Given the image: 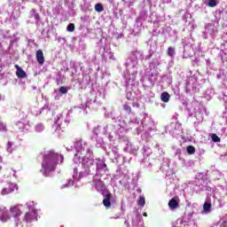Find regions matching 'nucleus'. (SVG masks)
<instances>
[{
	"instance_id": "1",
	"label": "nucleus",
	"mask_w": 227,
	"mask_h": 227,
	"mask_svg": "<svg viewBox=\"0 0 227 227\" xmlns=\"http://www.w3.org/2000/svg\"><path fill=\"white\" fill-rule=\"evenodd\" d=\"M63 160H65L63 154L58 153L53 150L48 151L43 155L41 171H43L44 176H49L50 173L56 171V168H58L59 161L60 164H63Z\"/></svg>"
},
{
	"instance_id": "2",
	"label": "nucleus",
	"mask_w": 227,
	"mask_h": 227,
	"mask_svg": "<svg viewBox=\"0 0 227 227\" xmlns=\"http://www.w3.org/2000/svg\"><path fill=\"white\" fill-rule=\"evenodd\" d=\"M37 211L35 208H30L27 212L25 213L23 217L24 223H33L36 219Z\"/></svg>"
},
{
	"instance_id": "3",
	"label": "nucleus",
	"mask_w": 227,
	"mask_h": 227,
	"mask_svg": "<svg viewBox=\"0 0 227 227\" xmlns=\"http://www.w3.org/2000/svg\"><path fill=\"white\" fill-rule=\"evenodd\" d=\"M10 212L12 215V217H14V219H19V217H20L22 211L20 210V207H19V206H14L10 208Z\"/></svg>"
},
{
	"instance_id": "4",
	"label": "nucleus",
	"mask_w": 227,
	"mask_h": 227,
	"mask_svg": "<svg viewBox=\"0 0 227 227\" xmlns=\"http://www.w3.org/2000/svg\"><path fill=\"white\" fill-rule=\"evenodd\" d=\"M16 185L13 184H9L7 187L4 188L1 192L2 196H6V194H12L15 191Z\"/></svg>"
},
{
	"instance_id": "5",
	"label": "nucleus",
	"mask_w": 227,
	"mask_h": 227,
	"mask_svg": "<svg viewBox=\"0 0 227 227\" xmlns=\"http://www.w3.org/2000/svg\"><path fill=\"white\" fill-rule=\"evenodd\" d=\"M35 58L39 65H43V63H45V57L43 56V51L42 50H37Z\"/></svg>"
},
{
	"instance_id": "6",
	"label": "nucleus",
	"mask_w": 227,
	"mask_h": 227,
	"mask_svg": "<svg viewBox=\"0 0 227 227\" xmlns=\"http://www.w3.org/2000/svg\"><path fill=\"white\" fill-rule=\"evenodd\" d=\"M15 68L17 70L16 75L17 77H19V79H24L27 77V74H26V72L22 70L21 67H19V65H15Z\"/></svg>"
},
{
	"instance_id": "7",
	"label": "nucleus",
	"mask_w": 227,
	"mask_h": 227,
	"mask_svg": "<svg viewBox=\"0 0 227 227\" xmlns=\"http://www.w3.org/2000/svg\"><path fill=\"white\" fill-rule=\"evenodd\" d=\"M113 198V194L110 192L105 195V199L103 200V205L104 207H106V208L111 207V199Z\"/></svg>"
},
{
	"instance_id": "8",
	"label": "nucleus",
	"mask_w": 227,
	"mask_h": 227,
	"mask_svg": "<svg viewBox=\"0 0 227 227\" xmlns=\"http://www.w3.org/2000/svg\"><path fill=\"white\" fill-rule=\"evenodd\" d=\"M168 207L171 210H175V208H178V201L175 199H171L168 201Z\"/></svg>"
},
{
	"instance_id": "9",
	"label": "nucleus",
	"mask_w": 227,
	"mask_h": 227,
	"mask_svg": "<svg viewBox=\"0 0 227 227\" xmlns=\"http://www.w3.org/2000/svg\"><path fill=\"white\" fill-rule=\"evenodd\" d=\"M171 96H169V93L168 92H162L160 95V98L162 102L168 103L169 102V98Z\"/></svg>"
},
{
	"instance_id": "10",
	"label": "nucleus",
	"mask_w": 227,
	"mask_h": 227,
	"mask_svg": "<svg viewBox=\"0 0 227 227\" xmlns=\"http://www.w3.org/2000/svg\"><path fill=\"white\" fill-rule=\"evenodd\" d=\"M186 150L188 155H194V153H196V148L193 145H188Z\"/></svg>"
},
{
	"instance_id": "11",
	"label": "nucleus",
	"mask_w": 227,
	"mask_h": 227,
	"mask_svg": "<svg viewBox=\"0 0 227 227\" xmlns=\"http://www.w3.org/2000/svg\"><path fill=\"white\" fill-rule=\"evenodd\" d=\"M123 110L126 113H128V114H130V113H132V107H130V105L129 104V102H127L123 105Z\"/></svg>"
},
{
	"instance_id": "12",
	"label": "nucleus",
	"mask_w": 227,
	"mask_h": 227,
	"mask_svg": "<svg viewBox=\"0 0 227 227\" xmlns=\"http://www.w3.org/2000/svg\"><path fill=\"white\" fill-rule=\"evenodd\" d=\"M137 205H139V207H141V208L145 207V205H146V201L145 200V197L140 196L137 201Z\"/></svg>"
},
{
	"instance_id": "13",
	"label": "nucleus",
	"mask_w": 227,
	"mask_h": 227,
	"mask_svg": "<svg viewBox=\"0 0 227 227\" xmlns=\"http://www.w3.org/2000/svg\"><path fill=\"white\" fill-rule=\"evenodd\" d=\"M210 137H211V139H212V141H213V143H221V137H219L218 136H217V134H211L210 135Z\"/></svg>"
},
{
	"instance_id": "14",
	"label": "nucleus",
	"mask_w": 227,
	"mask_h": 227,
	"mask_svg": "<svg viewBox=\"0 0 227 227\" xmlns=\"http://www.w3.org/2000/svg\"><path fill=\"white\" fill-rule=\"evenodd\" d=\"M94 8H95V11L98 12V13L104 12V5H102V4H96Z\"/></svg>"
},
{
	"instance_id": "15",
	"label": "nucleus",
	"mask_w": 227,
	"mask_h": 227,
	"mask_svg": "<svg viewBox=\"0 0 227 227\" xmlns=\"http://www.w3.org/2000/svg\"><path fill=\"white\" fill-rule=\"evenodd\" d=\"M67 31H68L69 33H74V31H75V25L74 23L68 24Z\"/></svg>"
},
{
	"instance_id": "16",
	"label": "nucleus",
	"mask_w": 227,
	"mask_h": 227,
	"mask_svg": "<svg viewBox=\"0 0 227 227\" xmlns=\"http://www.w3.org/2000/svg\"><path fill=\"white\" fill-rule=\"evenodd\" d=\"M210 208H212V204H210V202H205L203 206L205 212H209Z\"/></svg>"
},
{
	"instance_id": "17",
	"label": "nucleus",
	"mask_w": 227,
	"mask_h": 227,
	"mask_svg": "<svg viewBox=\"0 0 227 227\" xmlns=\"http://www.w3.org/2000/svg\"><path fill=\"white\" fill-rule=\"evenodd\" d=\"M168 56H169L170 58H173V56H175V48L171 46L168 48Z\"/></svg>"
},
{
	"instance_id": "18",
	"label": "nucleus",
	"mask_w": 227,
	"mask_h": 227,
	"mask_svg": "<svg viewBox=\"0 0 227 227\" xmlns=\"http://www.w3.org/2000/svg\"><path fill=\"white\" fill-rule=\"evenodd\" d=\"M59 93L61 95H67V93H68V88L62 86L59 88Z\"/></svg>"
},
{
	"instance_id": "19",
	"label": "nucleus",
	"mask_w": 227,
	"mask_h": 227,
	"mask_svg": "<svg viewBox=\"0 0 227 227\" xmlns=\"http://www.w3.org/2000/svg\"><path fill=\"white\" fill-rule=\"evenodd\" d=\"M208 6L210 8H215V6H217V2L215 0H208Z\"/></svg>"
},
{
	"instance_id": "20",
	"label": "nucleus",
	"mask_w": 227,
	"mask_h": 227,
	"mask_svg": "<svg viewBox=\"0 0 227 227\" xmlns=\"http://www.w3.org/2000/svg\"><path fill=\"white\" fill-rule=\"evenodd\" d=\"M32 12L34 14V19H35V20H40V14L36 12V10L32 9Z\"/></svg>"
},
{
	"instance_id": "21",
	"label": "nucleus",
	"mask_w": 227,
	"mask_h": 227,
	"mask_svg": "<svg viewBox=\"0 0 227 227\" xmlns=\"http://www.w3.org/2000/svg\"><path fill=\"white\" fill-rule=\"evenodd\" d=\"M74 184H75V181L69 179L67 184H66V187H74Z\"/></svg>"
},
{
	"instance_id": "22",
	"label": "nucleus",
	"mask_w": 227,
	"mask_h": 227,
	"mask_svg": "<svg viewBox=\"0 0 227 227\" xmlns=\"http://www.w3.org/2000/svg\"><path fill=\"white\" fill-rule=\"evenodd\" d=\"M0 130H6V124L3 121H0Z\"/></svg>"
},
{
	"instance_id": "23",
	"label": "nucleus",
	"mask_w": 227,
	"mask_h": 227,
	"mask_svg": "<svg viewBox=\"0 0 227 227\" xmlns=\"http://www.w3.org/2000/svg\"><path fill=\"white\" fill-rule=\"evenodd\" d=\"M86 162H90V166H93V160L90 159L83 160V164H86Z\"/></svg>"
},
{
	"instance_id": "24",
	"label": "nucleus",
	"mask_w": 227,
	"mask_h": 227,
	"mask_svg": "<svg viewBox=\"0 0 227 227\" xmlns=\"http://www.w3.org/2000/svg\"><path fill=\"white\" fill-rule=\"evenodd\" d=\"M35 129H36V130H43V124H37Z\"/></svg>"
},
{
	"instance_id": "25",
	"label": "nucleus",
	"mask_w": 227,
	"mask_h": 227,
	"mask_svg": "<svg viewBox=\"0 0 227 227\" xmlns=\"http://www.w3.org/2000/svg\"><path fill=\"white\" fill-rule=\"evenodd\" d=\"M104 168H107V165H106V163H103V164L101 165V169H104Z\"/></svg>"
},
{
	"instance_id": "26",
	"label": "nucleus",
	"mask_w": 227,
	"mask_h": 227,
	"mask_svg": "<svg viewBox=\"0 0 227 227\" xmlns=\"http://www.w3.org/2000/svg\"><path fill=\"white\" fill-rule=\"evenodd\" d=\"M8 148H12V142L7 143Z\"/></svg>"
},
{
	"instance_id": "27",
	"label": "nucleus",
	"mask_w": 227,
	"mask_h": 227,
	"mask_svg": "<svg viewBox=\"0 0 227 227\" xmlns=\"http://www.w3.org/2000/svg\"><path fill=\"white\" fill-rule=\"evenodd\" d=\"M143 215H144V217H148V214L147 213H144Z\"/></svg>"
},
{
	"instance_id": "28",
	"label": "nucleus",
	"mask_w": 227,
	"mask_h": 227,
	"mask_svg": "<svg viewBox=\"0 0 227 227\" xmlns=\"http://www.w3.org/2000/svg\"><path fill=\"white\" fill-rule=\"evenodd\" d=\"M17 227H22V224L20 223H17Z\"/></svg>"
},
{
	"instance_id": "29",
	"label": "nucleus",
	"mask_w": 227,
	"mask_h": 227,
	"mask_svg": "<svg viewBox=\"0 0 227 227\" xmlns=\"http://www.w3.org/2000/svg\"><path fill=\"white\" fill-rule=\"evenodd\" d=\"M87 168H90V165H86Z\"/></svg>"
},
{
	"instance_id": "30",
	"label": "nucleus",
	"mask_w": 227,
	"mask_h": 227,
	"mask_svg": "<svg viewBox=\"0 0 227 227\" xmlns=\"http://www.w3.org/2000/svg\"><path fill=\"white\" fill-rule=\"evenodd\" d=\"M1 169H3V168L0 166V171H1Z\"/></svg>"
}]
</instances>
